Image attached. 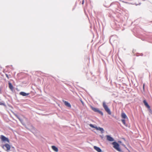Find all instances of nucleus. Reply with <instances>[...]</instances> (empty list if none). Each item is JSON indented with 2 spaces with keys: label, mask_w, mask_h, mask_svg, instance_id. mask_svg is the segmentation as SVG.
<instances>
[{
  "label": "nucleus",
  "mask_w": 152,
  "mask_h": 152,
  "mask_svg": "<svg viewBox=\"0 0 152 152\" xmlns=\"http://www.w3.org/2000/svg\"><path fill=\"white\" fill-rule=\"evenodd\" d=\"M19 94L20 95H21L23 96H26L29 95V93H26L24 92H20Z\"/></svg>",
  "instance_id": "9"
},
{
  "label": "nucleus",
  "mask_w": 152,
  "mask_h": 152,
  "mask_svg": "<svg viewBox=\"0 0 152 152\" xmlns=\"http://www.w3.org/2000/svg\"><path fill=\"white\" fill-rule=\"evenodd\" d=\"M89 126L90 127L93 128H94L96 129V127H97L96 126H94L93 124H90Z\"/></svg>",
  "instance_id": "16"
},
{
  "label": "nucleus",
  "mask_w": 152,
  "mask_h": 152,
  "mask_svg": "<svg viewBox=\"0 0 152 152\" xmlns=\"http://www.w3.org/2000/svg\"><path fill=\"white\" fill-rule=\"evenodd\" d=\"M96 129L100 131L101 133H103L104 132V130L103 128H101L99 127H96Z\"/></svg>",
  "instance_id": "7"
},
{
  "label": "nucleus",
  "mask_w": 152,
  "mask_h": 152,
  "mask_svg": "<svg viewBox=\"0 0 152 152\" xmlns=\"http://www.w3.org/2000/svg\"><path fill=\"white\" fill-rule=\"evenodd\" d=\"M143 89H144V84L143 85Z\"/></svg>",
  "instance_id": "23"
},
{
  "label": "nucleus",
  "mask_w": 152,
  "mask_h": 152,
  "mask_svg": "<svg viewBox=\"0 0 152 152\" xmlns=\"http://www.w3.org/2000/svg\"><path fill=\"white\" fill-rule=\"evenodd\" d=\"M6 75L7 77L8 78H9V76L8 75L6 74Z\"/></svg>",
  "instance_id": "20"
},
{
  "label": "nucleus",
  "mask_w": 152,
  "mask_h": 152,
  "mask_svg": "<svg viewBox=\"0 0 152 152\" xmlns=\"http://www.w3.org/2000/svg\"><path fill=\"white\" fill-rule=\"evenodd\" d=\"M15 115L17 118L18 119L20 118L17 115Z\"/></svg>",
  "instance_id": "18"
},
{
  "label": "nucleus",
  "mask_w": 152,
  "mask_h": 152,
  "mask_svg": "<svg viewBox=\"0 0 152 152\" xmlns=\"http://www.w3.org/2000/svg\"><path fill=\"white\" fill-rule=\"evenodd\" d=\"M102 105L103 108L104 109L105 111L109 114L111 115V112L110 109L108 108L105 102H103L102 103Z\"/></svg>",
  "instance_id": "1"
},
{
  "label": "nucleus",
  "mask_w": 152,
  "mask_h": 152,
  "mask_svg": "<svg viewBox=\"0 0 152 152\" xmlns=\"http://www.w3.org/2000/svg\"><path fill=\"white\" fill-rule=\"evenodd\" d=\"M1 139L2 141H7L8 142H9V139L3 135H1Z\"/></svg>",
  "instance_id": "4"
},
{
  "label": "nucleus",
  "mask_w": 152,
  "mask_h": 152,
  "mask_svg": "<svg viewBox=\"0 0 152 152\" xmlns=\"http://www.w3.org/2000/svg\"><path fill=\"white\" fill-rule=\"evenodd\" d=\"M52 149L55 151L57 152L58 151V149L55 146H52Z\"/></svg>",
  "instance_id": "13"
},
{
  "label": "nucleus",
  "mask_w": 152,
  "mask_h": 152,
  "mask_svg": "<svg viewBox=\"0 0 152 152\" xmlns=\"http://www.w3.org/2000/svg\"><path fill=\"white\" fill-rule=\"evenodd\" d=\"M113 145V147L117 150L119 152H121V150L119 148V144L116 142H113L112 143Z\"/></svg>",
  "instance_id": "2"
},
{
  "label": "nucleus",
  "mask_w": 152,
  "mask_h": 152,
  "mask_svg": "<svg viewBox=\"0 0 152 152\" xmlns=\"http://www.w3.org/2000/svg\"><path fill=\"white\" fill-rule=\"evenodd\" d=\"M94 149L96 151L98 152H103L102 151V150L99 147L96 146H94Z\"/></svg>",
  "instance_id": "6"
},
{
  "label": "nucleus",
  "mask_w": 152,
  "mask_h": 152,
  "mask_svg": "<svg viewBox=\"0 0 152 152\" xmlns=\"http://www.w3.org/2000/svg\"><path fill=\"white\" fill-rule=\"evenodd\" d=\"M121 116L122 118H123L124 119H128V118L127 117L126 115L124 113H121Z\"/></svg>",
  "instance_id": "10"
},
{
  "label": "nucleus",
  "mask_w": 152,
  "mask_h": 152,
  "mask_svg": "<svg viewBox=\"0 0 152 152\" xmlns=\"http://www.w3.org/2000/svg\"><path fill=\"white\" fill-rule=\"evenodd\" d=\"M4 146H5L6 148H7V150L8 151L9 150L10 148V145L8 144H6Z\"/></svg>",
  "instance_id": "12"
},
{
  "label": "nucleus",
  "mask_w": 152,
  "mask_h": 152,
  "mask_svg": "<svg viewBox=\"0 0 152 152\" xmlns=\"http://www.w3.org/2000/svg\"><path fill=\"white\" fill-rule=\"evenodd\" d=\"M0 105H5V104L4 103H2V102H1L0 101Z\"/></svg>",
  "instance_id": "17"
},
{
  "label": "nucleus",
  "mask_w": 152,
  "mask_h": 152,
  "mask_svg": "<svg viewBox=\"0 0 152 152\" xmlns=\"http://www.w3.org/2000/svg\"><path fill=\"white\" fill-rule=\"evenodd\" d=\"M122 122L123 123V124L126 126H127V124H126V122H125V120L124 119H122L121 120Z\"/></svg>",
  "instance_id": "15"
},
{
  "label": "nucleus",
  "mask_w": 152,
  "mask_h": 152,
  "mask_svg": "<svg viewBox=\"0 0 152 152\" xmlns=\"http://www.w3.org/2000/svg\"><path fill=\"white\" fill-rule=\"evenodd\" d=\"M9 88L12 91H13V87L12 85L10 83H9Z\"/></svg>",
  "instance_id": "14"
},
{
  "label": "nucleus",
  "mask_w": 152,
  "mask_h": 152,
  "mask_svg": "<svg viewBox=\"0 0 152 152\" xmlns=\"http://www.w3.org/2000/svg\"><path fill=\"white\" fill-rule=\"evenodd\" d=\"M0 152H1L0 151Z\"/></svg>",
  "instance_id": "27"
},
{
  "label": "nucleus",
  "mask_w": 152,
  "mask_h": 152,
  "mask_svg": "<svg viewBox=\"0 0 152 152\" xmlns=\"http://www.w3.org/2000/svg\"><path fill=\"white\" fill-rule=\"evenodd\" d=\"M143 102L145 106L147 107L148 109H150V107L148 105V103L146 102L145 100H143Z\"/></svg>",
  "instance_id": "11"
},
{
  "label": "nucleus",
  "mask_w": 152,
  "mask_h": 152,
  "mask_svg": "<svg viewBox=\"0 0 152 152\" xmlns=\"http://www.w3.org/2000/svg\"><path fill=\"white\" fill-rule=\"evenodd\" d=\"M106 137L107 140H108L109 141H113L114 140V139L110 135H107L106 136Z\"/></svg>",
  "instance_id": "5"
},
{
  "label": "nucleus",
  "mask_w": 152,
  "mask_h": 152,
  "mask_svg": "<svg viewBox=\"0 0 152 152\" xmlns=\"http://www.w3.org/2000/svg\"><path fill=\"white\" fill-rule=\"evenodd\" d=\"M84 0H83L82 1V4H83L84 3Z\"/></svg>",
  "instance_id": "21"
},
{
  "label": "nucleus",
  "mask_w": 152,
  "mask_h": 152,
  "mask_svg": "<svg viewBox=\"0 0 152 152\" xmlns=\"http://www.w3.org/2000/svg\"><path fill=\"white\" fill-rule=\"evenodd\" d=\"M125 3H127V2H125Z\"/></svg>",
  "instance_id": "24"
},
{
  "label": "nucleus",
  "mask_w": 152,
  "mask_h": 152,
  "mask_svg": "<svg viewBox=\"0 0 152 152\" xmlns=\"http://www.w3.org/2000/svg\"><path fill=\"white\" fill-rule=\"evenodd\" d=\"M143 1H145V0H142Z\"/></svg>",
  "instance_id": "26"
},
{
  "label": "nucleus",
  "mask_w": 152,
  "mask_h": 152,
  "mask_svg": "<svg viewBox=\"0 0 152 152\" xmlns=\"http://www.w3.org/2000/svg\"><path fill=\"white\" fill-rule=\"evenodd\" d=\"M81 102H82V104H83V102L82 101H81Z\"/></svg>",
  "instance_id": "22"
},
{
  "label": "nucleus",
  "mask_w": 152,
  "mask_h": 152,
  "mask_svg": "<svg viewBox=\"0 0 152 152\" xmlns=\"http://www.w3.org/2000/svg\"><path fill=\"white\" fill-rule=\"evenodd\" d=\"M63 102H64L65 105L68 107L69 108L71 107V105L67 101H64L63 100Z\"/></svg>",
  "instance_id": "8"
},
{
  "label": "nucleus",
  "mask_w": 152,
  "mask_h": 152,
  "mask_svg": "<svg viewBox=\"0 0 152 152\" xmlns=\"http://www.w3.org/2000/svg\"><path fill=\"white\" fill-rule=\"evenodd\" d=\"M91 108L94 112L98 113L102 115H103V113L101 111H100L98 108L93 107L92 106L91 107Z\"/></svg>",
  "instance_id": "3"
},
{
  "label": "nucleus",
  "mask_w": 152,
  "mask_h": 152,
  "mask_svg": "<svg viewBox=\"0 0 152 152\" xmlns=\"http://www.w3.org/2000/svg\"><path fill=\"white\" fill-rule=\"evenodd\" d=\"M19 120L22 123L23 120L22 119H21L20 118H19Z\"/></svg>",
  "instance_id": "19"
},
{
  "label": "nucleus",
  "mask_w": 152,
  "mask_h": 152,
  "mask_svg": "<svg viewBox=\"0 0 152 152\" xmlns=\"http://www.w3.org/2000/svg\"><path fill=\"white\" fill-rule=\"evenodd\" d=\"M1 92V90L0 89V92Z\"/></svg>",
  "instance_id": "25"
}]
</instances>
